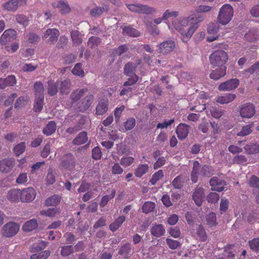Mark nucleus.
<instances>
[{"label":"nucleus","instance_id":"obj_1","mask_svg":"<svg viewBox=\"0 0 259 259\" xmlns=\"http://www.w3.org/2000/svg\"><path fill=\"white\" fill-rule=\"evenodd\" d=\"M190 17L180 18L178 22L172 23L174 28L182 35L183 41L187 42L198 28L196 23L190 22Z\"/></svg>","mask_w":259,"mask_h":259},{"label":"nucleus","instance_id":"obj_2","mask_svg":"<svg viewBox=\"0 0 259 259\" xmlns=\"http://www.w3.org/2000/svg\"><path fill=\"white\" fill-rule=\"evenodd\" d=\"M212 175L211 168L207 165L201 166L200 163L195 161L193 162V166L191 172V180L194 183L198 181L200 177H210Z\"/></svg>","mask_w":259,"mask_h":259},{"label":"nucleus","instance_id":"obj_3","mask_svg":"<svg viewBox=\"0 0 259 259\" xmlns=\"http://www.w3.org/2000/svg\"><path fill=\"white\" fill-rule=\"evenodd\" d=\"M233 13V9L231 5H224L219 11L218 17V22L223 25L227 24L232 20Z\"/></svg>","mask_w":259,"mask_h":259},{"label":"nucleus","instance_id":"obj_4","mask_svg":"<svg viewBox=\"0 0 259 259\" xmlns=\"http://www.w3.org/2000/svg\"><path fill=\"white\" fill-rule=\"evenodd\" d=\"M228 59V54L223 50L215 51L209 57L211 64L215 66L223 65L226 63Z\"/></svg>","mask_w":259,"mask_h":259},{"label":"nucleus","instance_id":"obj_5","mask_svg":"<svg viewBox=\"0 0 259 259\" xmlns=\"http://www.w3.org/2000/svg\"><path fill=\"white\" fill-rule=\"evenodd\" d=\"M126 6L131 11L139 14H150L155 13L156 11L154 8L141 4H129L127 5Z\"/></svg>","mask_w":259,"mask_h":259},{"label":"nucleus","instance_id":"obj_6","mask_svg":"<svg viewBox=\"0 0 259 259\" xmlns=\"http://www.w3.org/2000/svg\"><path fill=\"white\" fill-rule=\"evenodd\" d=\"M19 225L15 222H9L5 224L2 230V234L6 237L15 235L19 230Z\"/></svg>","mask_w":259,"mask_h":259},{"label":"nucleus","instance_id":"obj_7","mask_svg":"<svg viewBox=\"0 0 259 259\" xmlns=\"http://www.w3.org/2000/svg\"><path fill=\"white\" fill-rule=\"evenodd\" d=\"M179 15V12L176 11H171L166 10L162 15L163 20L166 21L168 27L170 29H175L172 25V23L178 22L179 20H176V18Z\"/></svg>","mask_w":259,"mask_h":259},{"label":"nucleus","instance_id":"obj_8","mask_svg":"<svg viewBox=\"0 0 259 259\" xmlns=\"http://www.w3.org/2000/svg\"><path fill=\"white\" fill-rule=\"evenodd\" d=\"M239 112L242 118H250L255 114V108L251 103H245L240 106Z\"/></svg>","mask_w":259,"mask_h":259},{"label":"nucleus","instance_id":"obj_9","mask_svg":"<svg viewBox=\"0 0 259 259\" xmlns=\"http://www.w3.org/2000/svg\"><path fill=\"white\" fill-rule=\"evenodd\" d=\"M60 35L59 31L56 28H49L46 30L42 35V38L46 39L48 44H53L57 41Z\"/></svg>","mask_w":259,"mask_h":259},{"label":"nucleus","instance_id":"obj_10","mask_svg":"<svg viewBox=\"0 0 259 259\" xmlns=\"http://www.w3.org/2000/svg\"><path fill=\"white\" fill-rule=\"evenodd\" d=\"M36 192L33 188L28 187L21 190L20 200L23 202L33 201L36 197Z\"/></svg>","mask_w":259,"mask_h":259},{"label":"nucleus","instance_id":"obj_11","mask_svg":"<svg viewBox=\"0 0 259 259\" xmlns=\"http://www.w3.org/2000/svg\"><path fill=\"white\" fill-rule=\"evenodd\" d=\"M17 32L13 29H8L5 30L0 38V43L3 45H6L16 39Z\"/></svg>","mask_w":259,"mask_h":259},{"label":"nucleus","instance_id":"obj_12","mask_svg":"<svg viewBox=\"0 0 259 259\" xmlns=\"http://www.w3.org/2000/svg\"><path fill=\"white\" fill-rule=\"evenodd\" d=\"M75 158L71 154H67L61 159L60 167L62 169H71L74 166Z\"/></svg>","mask_w":259,"mask_h":259},{"label":"nucleus","instance_id":"obj_13","mask_svg":"<svg viewBox=\"0 0 259 259\" xmlns=\"http://www.w3.org/2000/svg\"><path fill=\"white\" fill-rule=\"evenodd\" d=\"M219 25L217 23L211 22L208 24L207 33L209 35L207 37L208 41L212 42L218 38L219 36L217 34L219 30Z\"/></svg>","mask_w":259,"mask_h":259},{"label":"nucleus","instance_id":"obj_14","mask_svg":"<svg viewBox=\"0 0 259 259\" xmlns=\"http://www.w3.org/2000/svg\"><path fill=\"white\" fill-rule=\"evenodd\" d=\"M54 8L58 9L61 14H68L70 11V7L66 0H57L52 3Z\"/></svg>","mask_w":259,"mask_h":259},{"label":"nucleus","instance_id":"obj_15","mask_svg":"<svg viewBox=\"0 0 259 259\" xmlns=\"http://www.w3.org/2000/svg\"><path fill=\"white\" fill-rule=\"evenodd\" d=\"M239 81L238 79H231L222 83L218 89L220 91H229L236 89L239 85Z\"/></svg>","mask_w":259,"mask_h":259},{"label":"nucleus","instance_id":"obj_16","mask_svg":"<svg viewBox=\"0 0 259 259\" xmlns=\"http://www.w3.org/2000/svg\"><path fill=\"white\" fill-rule=\"evenodd\" d=\"M212 190L218 192H221L224 190V187L226 185V182L222 178L214 177L209 181Z\"/></svg>","mask_w":259,"mask_h":259},{"label":"nucleus","instance_id":"obj_17","mask_svg":"<svg viewBox=\"0 0 259 259\" xmlns=\"http://www.w3.org/2000/svg\"><path fill=\"white\" fill-rule=\"evenodd\" d=\"M192 197L195 204L198 206H201L204 198V189L201 187H197L194 190Z\"/></svg>","mask_w":259,"mask_h":259},{"label":"nucleus","instance_id":"obj_18","mask_svg":"<svg viewBox=\"0 0 259 259\" xmlns=\"http://www.w3.org/2000/svg\"><path fill=\"white\" fill-rule=\"evenodd\" d=\"M175 47V44L172 40L164 41L159 45L160 52L162 54H167L172 51Z\"/></svg>","mask_w":259,"mask_h":259},{"label":"nucleus","instance_id":"obj_19","mask_svg":"<svg viewBox=\"0 0 259 259\" xmlns=\"http://www.w3.org/2000/svg\"><path fill=\"white\" fill-rule=\"evenodd\" d=\"M189 126L184 123H180L178 126L176 132L178 138L181 140L185 139L189 133Z\"/></svg>","mask_w":259,"mask_h":259},{"label":"nucleus","instance_id":"obj_20","mask_svg":"<svg viewBox=\"0 0 259 259\" xmlns=\"http://www.w3.org/2000/svg\"><path fill=\"white\" fill-rule=\"evenodd\" d=\"M108 102L107 100H102L99 102L96 108V114L102 115L108 111Z\"/></svg>","mask_w":259,"mask_h":259},{"label":"nucleus","instance_id":"obj_21","mask_svg":"<svg viewBox=\"0 0 259 259\" xmlns=\"http://www.w3.org/2000/svg\"><path fill=\"white\" fill-rule=\"evenodd\" d=\"M94 96L93 95H87L82 100L81 104L79 106L80 111H83L87 110L92 105L94 101Z\"/></svg>","mask_w":259,"mask_h":259},{"label":"nucleus","instance_id":"obj_22","mask_svg":"<svg viewBox=\"0 0 259 259\" xmlns=\"http://www.w3.org/2000/svg\"><path fill=\"white\" fill-rule=\"evenodd\" d=\"M226 74V67H223L213 70L210 74L209 76L211 79L215 80H219L222 77L224 76Z\"/></svg>","mask_w":259,"mask_h":259},{"label":"nucleus","instance_id":"obj_23","mask_svg":"<svg viewBox=\"0 0 259 259\" xmlns=\"http://www.w3.org/2000/svg\"><path fill=\"white\" fill-rule=\"evenodd\" d=\"M236 97L235 94L229 93L217 98L216 101L222 104H228L232 102Z\"/></svg>","mask_w":259,"mask_h":259},{"label":"nucleus","instance_id":"obj_24","mask_svg":"<svg viewBox=\"0 0 259 259\" xmlns=\"http://www.w3.org/2000/svg\"><path fill=\"white\" fill-rule=\"evenodd\" d=\"M151 233L154 236L159 237L165 234V230L162 225H155L152 227Z\"/></svg>","mask_w":259,"mask_h":259},{"label":"nucleus","instance_id":"obj_25","mask_svg":"<svg viewBox=\"0 0 259 259\" xmlns=\"http://www.w3.org/2000/svg\"><path fill=\"white\" fill-rule=\"evenodd\" d=\"M21 197V190L20 189H12L10 190L8 193L7 198L11 201L13 202H17L20 200Z\"/></svg>","mask_w":259,"mask_h":259},{"label":"nucleus","instance_id":"obj_26","mask_svg":"<svg viewBox=\"0 0 259 259\" xmlns=\"http://www.w3.org/2000/svg\"><path fill=\"white\" fill-rule=\"evenodd\" d=\"M44 96L43 94L38 96H35L33 106V110L35 112H39L42 109L44 106Z\"/></svg>","mask_w":259,"mask_h":259},{"label":"nucleus","instance_id":"obj_27","mask_svg":"<svg viewBox=\"0 0 259 259\" xmlns=\"http://www.w3.org/2000/svg\"><path fill=\"white\" fill-rule=\"evenodd\" d=\"M55 82L54 80L50 79L48 81V93L50 96H54L56 95L58 91V88L57 83Z\"/></svg>","mask_w":259,"mask_h":259},{"label":"nucleus","instance_id":"obj_28","mask_svg":"<svg viewBox=\"0 0 259 259\" xmlns=\"http://www.w3.org/2000/svg\"><path fill=\"white\" fill-rule=\"evenodd\" d=\"M71 37L74 45H80L82 42V35L77 30H72L71 32Z\"/></svg>","mask_w":259,"mask_h":259},{"label":"nucleus","instance_id":"obj_29","mask_svg":"<svg viewBox=\"0 0 259 259\" xmlns=\"http://www.w3.org/2000/svg\"><path fill=\"white\" fill-rule=\"evenodd\" d=\"M125 217L123 215H120L110 225V229L113 232L116 231L125 221Z\"/></svg>","mask_w":259,"mask_h":259},{"label":"nucleus","instance_id":"obj_30","mask_svg":"<svg viewBox=\"0 0 259 259\" xmlns=\"http://www.w3.org/2000/svg\"><path fill=\"white\" fill-rule=\"evenodd\" d=\"M37 227V221L35 219H31L24 224L22 229L25 232H30L35 229Z\"/></svg>","mask_w":259,"mask_h":259},{"label":"nucleus","instance_id":"obj_31","mask_svg":"<svg viewBox=\"0 0 259 259\" xmlns=\"http://www.w3.org/2000/svg\"><path fill=\"white\" fill-rule=\"evenodd\" d=\"M87 133L85 132L79 133L73 140L74 145H79L86 143L88 141Z\"/></svg>","mask_w":259,"mask_h":259},{"label":"nucleus","instance_id":"obj_32","mask_svg":"<svg viewBox=\"0 0 259 259\" xmlns=\"http://www.w3.org/2000/svg\"><path fill=\"white\" fill-rule=\"evenodd\" d=\"M56 129V123L53 121H50L43 129L42 133L47 136L51 135Z\"/></svg>","mask_w":259,"mask_h":259},{"label":"nucleus","instance_id":"obj_33","mask_svg":"<svg viewBox=\"0 0 259 259\" xmlns=\"http://www.w3.org/2000/svg\"><path fill=\"white\" fill-rule=\"evenodd\" d=\"M71 81L69 79H65L60 82V91L62 94H67L70 91Z\"/></svg>","mask_w":259,"mask_h":259},{"label":"nucleus","instance_id":"obj_34","mask_svg":"<svg viewBox=\"0 0 259 259\" xmlns=\"http://www.w3.org/2000/svg\"><path fill=\"white\" fill-rule=\"evenodd\" d=\"M258 36V32L255 28L250 29L245 35V38L249 41H254L256 40Z\"/></svg>","mask_w":259,"mask_h":259},{"label":"nucleus","instance_id":"obj_35","mask_svg":"<svg viewBox=\"0 0 259 259\" xmlns=\"http://www.w3.org/2000/svg\"><path fill=\"white\" fill-rule=\"evenodd\" d=\"M149 169V166L147 164H142L139 165L135 170V175L137 177L141 178L146 174Z\"/></svg>","mask_w":259,"mask_h":259},{"label":"nucleus","instance_id":"obj_36","mask_svg":"<svg viewBox=\"0 0 259 259\" xmlns=\"http://www.w3.org/2000/svg\"><path fill=\"white\" fill-rule=\"evenodd\" d=\"M87 91V89H84L76 90L71 93L70 99L73 102H76L80 99Z\"/></svg>","mask_w":259,"mask_h":259},{"label":"nucleus","instance_id":"obj_37","mask_svg":"<svg viewBox=\"0 0 259 259\" xmlns=\"http://www.w3.org/2000/svg\"><path fill=\"white\" fill-rule=\"evenodd\" d=\"M253 126V123L243 126L241 131L237 133V135L239 137H244L250 134L252 131V128Z\"/></svg>","mask_w":259,"mask_h":259},{"label":"nucleus","instance_id":"obj_38","mask_svg":"<svg viewBox=\"0 0 259 259\" xmlns=\"http://www.w3.org/2000/svg\"><path fill=\"white\" fill-rule=\"evenodd\" d=\"M61 200V197L58 195H54L48 198L45 201L46 206H56L58 205Z\"/></svg>","mask_w":259,"mask_h":259},{"label":"nucleus","instance_id":"obj_39","mask_svg":"<svg viewBox=\"0 0 259 259\" xmlns=\"http://www.w3.org/2000/svg\"><path fill=\"white\" fill-rule=\"evenodd\" d=\"M18 7V2L17 0H10L4 5L5 10L9 11H16Z\"/></svg>","mask_w":259,"mask_h":259},{"label":"nucleus","instance_id":"obj_40","mask_svg":"<svg viewBox=\"0 0 259 259\" xmlns=\"http://www.w3.org/2000/svg\"><path fill=\"white\" fill-rule=\"evenodd\" d=\"M246 153L254 154L259 152V145L257 144H251L247 145L244 147Z\"/></svg>","mask_w":259,"mask_h":259},{"label":"nucleus","instance_id":"obj_41","mask_svg":"<svg viewBox=\"0 0 259 259\" xmlns=\"http://www.w3.org/2000/svg\"><path fill=\"white\" fill-rule=\"evenodd\" d=\"M81 66V63H77L71 71L72 74L81 77H83L84 76V72Z\"/></svg>","mask_w":259,"mask_h":259},{"label":"nucleus","instance_id":"obj_42","mask_svg":"<svg viewBox=\"0 0 259 259\" xmlns=\"http://www.w3.org/2000/svg\"><path fill=\"white\" fill-rule=\"evenodd\" d=\"M123 33L124 34H128L133 37L139 36L140 34V32L136 29L130 27V26L124 27L123 28Z\"/></svg>","mask_w":259,"mask_h":259},{"label":"nucleus","instance_id":"obj_43","mask_svg":"<svg viewBox=\"0 0 259 259\" xmlns=\"http://www.w3.org/2000/svg\"><path fill=\"white\" fill-rule=\"evenodd\" d=\"M131 245L130 243H126L123 245L120 249L119 253L124 256V258L128 257V255L131 252Z\"/></svg>","mask_w":259,"mask_h":259},{"label":"nucleus","instance_id":"obj_44","mask_svg":"<svg viewBox=\"0 0 259 259\" xmlns=\"http://www.w3.org/2000/svg\"><path fill=\"white\" fill-rule=\"evenodd\" d=\"M116 191L115 190H112L111 194L109 195L104 196L100 202V205L101 207H104L109 202V201L113 198L115 196Z\"/></svg>","mask_w":259,"mask_h":259},{"label":"nucleus","instance_id":"obj_45","mask_svg":"<svg viewBox=\"0 0 259 259\" xmlns=\"http://www.w3.org/2000/svg\"><path fill=\"white\" fill-rule=\"evenodd\" d=\"M59 209L52 208L48 209L42 210L40 212V214L49 217L55 216V215L59 212Z\"/></svg>","mask_w":259,"mask_h":259},{"label":"nucleus","instance_id":"obj_46","mask_svg":"<svg viewBox=\"0 0 259 259\" xmlns=\"http://www.w3.org/2000/svg\"><path fill=\"white\" fill-rule=\"evenodd\" d=\"M137 67V65L133 63L128 62L124 67V72L126 75L130 76L131 74H132L135 70Z\"/></svg>","mask_w":259,"mask_h":259},{"label":"nucleus","instance_id":"obj_47","mask_svg":"<svg viewBox=\"0 0 259 259\" xmlns=\"http://www.w3.org/2000/svg\"><path fill=\"white\" fill-rule=\"evenodd\" d=\"M47 246L46 242L41 241L38 244H33L30 248V251L31 252H35L39 251L44 249Z\"/></svg>","mask_w":259,"mask_h":259},{"label":"nucleus","instance_id":"obj_48","mask_svg":"<svg viewBox=\"0 0 259 259\" xmlns=\"http://www.w3.org/2000/svg\"><path fill=\"white\" fill-rule=\"evenodd\" d=\"M25 143L24 142H22L16 145L14 147L13 150L15 154L18 156L25 151Z\"/></svg>","mask_w":259,"mask_h":259},{"label":"nucleus","instance_id":"obj_49","mask_svg":"<svg viewBox=\"0 0 259 259\" xmlns=\"http://www.w3.org/2000/svg\"><path fill=\"white\" fill-rule=\"evenodd\" d=\"M206 222L209 227H213L217 224L216 214L211 212L206 216Z\"/></svg>","mask_w":259,"mask_h":259},{"label":"nucleus","instance_id":"obj_50","mask_svg":"<svg viewBox=\"0 0 259 259\" xmlns=\"http://www.w3.org/2000/svg\"><path fill=\"white\" fill-rule=\"evenodd\" d=\"M50 255L49 250L42 251L38 254H34L30 256V259H47Z\"/></svg>","mask_w":259,"mask_h":259},{"label":"nucleus","instance_id":"obj_51","mask_svg":"<svg viewBox=\"0 0 259 259\" xmlns=\"http://www.w3.org/2000/svg\"><path fill=\"white\" fill-rule=\"evenodd\" d=\"M134 161V158L131 156H123L121 158L120 164L123 167L130 166Z\"/></svg>","mask_w":259,"mask_h":259},{"label":"nucleus","instance_id":"obj_52","mask_svg":"<svg viewBox=\"0 0 259 259\" xmlns=\"http://www.w3.org/2000/svg\"><path fill=\"white\" fill-rule=\"evenodd\" d=\"M155 203L150 201L146 202L142 206L143 211L148 213L153 211L155 208Z\"/></svg>","mask_w":259,"mask_h":259},{"label":"nucleus","instance_id":"obj_53","mask_svg":"<svg viewBox=\"0 0 259 259\" xmlns=\"http://www.w3.org/2000/svg\"><path fill=\"white\" fill-rule=\"evenodd\" d=\"M101 44V39L97 37H91L88 42V46L91 48H94Z\"/></svg>","mask_w":259,"mask_h":259},{"label":"nucleus","instance_id":"obj_54","mask_svg":"<svg viewBox=\"0 0 259 259\" xmlns=\"http://www.w3.org/2000/svg\"><path fill=\"white\" fill-rule=\"evenodd\" d=\"M136 125V120L134 117H130L124 123L125 131L132 130Z\"/></svg>","mask_w":259,"mask_h":259},{"label":"nucleus","instance_id":"obj_55","mask_svg":"<svg viewBox=\"0 0 259 259\" xmlns=\"http://www.w3.org/2000/svg\"><path fill=\"white\" fill-rule=\"evenodd\" d=\"M249 247L253 251H259V238H253L248 242Z\"/></svg>","mask_w":259,"mask_h":259},{"label":"nucleus","instance_id":"obj_56","mask_svg":"<svg viewBox=\"0 0 259 259\" xmlns=\"http://www.w3.org/2000/svg\"><path fill=\"white\" fill-rule=\"evenodd\" d=\"M34 89L35 90V96H38L41 94L44 95V85L41 82H36L34 84Z\"/></svg>","mask_w":259,"mask_h":259},{"label":"nucleus","instance_id":"obj_57","mask_svg":"<svg viewBox=\"0 0 259 259\" xmlns=\"http://www.w3.org/2000/svg\"><path fill=\"white\" fill-rule=\"evenodd\" d=\"M163 173L162 170H159L156 172L152 177L150 180V183L152 185H155L156 182L163 177Z\"/></svg>","mask_w":259,"mask_h":259},{"label":"nucleus","instance_id":"obj_58","mask_svg":"<svg viewBox=\"0 0 259 259\" xmlns=\"http://www.w3.org/2000/svg\"><path fill=\"white\" fill-rule=\"evenodd\" d=\"M220 196L216 192L210 193L206 197L207 200L209 203H215L219 200Z\"/></svg>","mask_w":259,"mask_h":259},{"label":"nucleus","instance_id":"obj_59","mask_svg":"<svg viewBox=\"0 0 259 259\" xmlns=\"http://www.w3.org/2000/svg\"><path fill=\"white\" fill-rule=\"evenodd\" d=\"M139 77L136 74H134L131 77H129L128 79L123 83L125 87H129L135 84L138 80Z\"/></svg>","mask_w":259,"mask_h":259},{"label":"nucleus","instance_id":"obj_60","mask_svg":"<svg viewBox=\"0 0 259 259\" xmlns=\"http://www.w3.org/2000/svg\"><path fill=\"white\" fill-rule=\"evenodd\" d=\"M0 162H4V164H1L0 171L8 172L10 170V167L11 165V161L7 159H4L3 160H0Z\"/></svg>","mask_w":259,"mask_h":259},{"label":"nucleus","instance_id":"obj_61","mask_svg":"<svg viewBox=\"0 0 259 259\" xmlns=\"http://www.w3.org/2000/svg\"><path fill=\"white\" fill-rule=\"evenodd\" d=\"M25 39L30 43H34L39 40V37L36 34L30 32L26 35Z\"/></svg>","mask_w":259,"mask_h":259},{"label":"nucleus","instance_id":"obj_62","mask_svg":"<svg viewBox=\"0 0 259 259\" xmlns=\"http://www.w3.org/2000/svg\"><path fill=\"white\" fill-rule=\"evenodd\" d=\"M74 251L72 245L65 246L62 248L61 254L64 256H67L72 253Z\"/></svg>","mask_w":259,"mask_h":259},{"label":"nucleus","instance_id":"obj_63","mask_svg":"<svg viewBox=\"0 0 259 259\" xmlns=\"http://www.w3.org/2000/svg\"><path fill=\"white\" fill-rule=\"evenodd\" d=\"M248 184L251 187L259 188V178L253 175L248 181Z\"/></svg>","mask_w":259,"mask_h":259},{"label":"nucleus","instance_id":"obj_64","mask_svg":"<svg viewBox=\"0 0 259 259\" xmlns=\"http://www.w3.org/2000/svg\"><path fill=\"white\" fill-rule=\"evenodd\" d=\"M229 201L225 198H222L221 200L220 210L222 213L227 211L228 208Z\"/></svg>","mask_w":259,"mask_h":259}]
</instances>
